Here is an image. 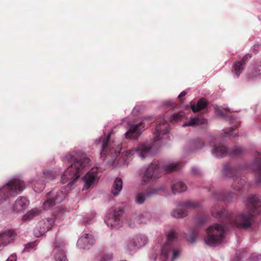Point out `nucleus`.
<instances>
[{"label":"nucleus","mask_w":261,"mask_h":261,"mask_svg":"<svg viewBox=\"0 0 261 261\" xmlns=\"http://www.w3.org/2000/svg\"><path fill=\"white\" fill-rule=\"evenodd\" d=\"M246 206L247 214L241 213L236 215L231 212L226 211L224 208L218 211L216 206L212 211V215L222 219L223 226L215 224L206 230L207 236L204 239L205 243L208 245L221 243L224 239L225 225L242 227L248 229L251 225L254 215L261 212V201L255 195H250L246 199Z\"/></svg>","instance_id":"f257e3e1"},{"label":"nucleus","mask_w":261,"mask_h":261,"mask_svg":"<svg viewBox=\"0 0 261 261\" xmlns=\"http://www.w3.org/2000/svg\"><path fill=\"white\" fill-rule=\"evenodd\" d=\"M65 159L71 163L61 177L62 184L67 183V185L61 190H53L46 194L45 201L43 204L44 210L52 207L57 203L63 201L68 192L71 190V187L74 181L80 177L82 171L90 161L81 152H69L65 155Z\"/></svg>","instance_id":"f03ea898"},{"label":"nucleus","mask_w":261,"mask_h":261,"mask_svg":"<svg viewBox=\"0 0 261 261\" xmlns=\"http://www.w3.org/2000/svg\"><path fill=\"white\" fill-rule=\"evenodd\" d=\"M155 128V136L154 137V143L162 139L161 136L167 134L169 130V124L164 119L160 120L157 122ZM154 144L150 143H140L135 149V150H128L126 151V155L128 157L134 154V152L140 155L142 158H145L151 154V149L153 147Z\"/></svg>","instance_id":"7ed1b4c3"},{"label":"nucleus","mask_w":261,"mask_h":261,"mask_svg":"<svg viewBox=\"0 0 261 261\" xmlns=\"http://www.w3.org/2000/svg\"><path fill=\"white\" fill-rule=\"evenodd\" d=\"M180 169V166L178 163H172L160 166L157 162L154 161L146 169L142 178V182L143 184H146L153 178L159 177L161 172L170 173Z\"/></svg>","instance_id":"20e7f679"},{"label":"nucleus","mask_w":261,"mask_h":261,"mask_svg":"<svg viewBox=\"0 0 261 261\" xmlns=\"http://www.w3.org/2000/svg\"><path fill=\"white\" fill-rule=\"evenodd\" d=\"M176 239L174 231H170L167 236V241L161 249L160 259L161 261H173L178 258L180 251L176 248L174 241Z\"/></svg>","instance_id":"39448f33"},{"label":"nucleus","mask_w":261,"mask_h":261,"mask_svg":"<svg viewBox=\"0 0 261 261\" xmlns=\"http://www.w3.org/2000/svg\"><path fill=\"white\" fill-rule=\"evenodd\" d=\"M25 189L24 182L18 178H14L0 188V203L7 199L16 196L19 192Z\"/></svg>","instance_id":"423d86ee"},{"label":"nucleus","mask_w":261,"mask_h":261,"mask_svg":"<svg viewBox=\"0 0 261 261\" xmlns=\"http://www.w3.org/2000/svg\"><path fill=\"white\" fill-rule=\"evenodd\" d=\"M109 133L107 136L105 135L99 138L98 143H101V151L100 152L101 158L105 160L107 155L109 154L112 158H115L120 153L121 147L119 144L116 145L114 142H111Z\"/></svg>","instance_id":"0eeeda50"},{"label":"nucleus","mask_w":261,"mask_h":261,"mask_svg":"<svg viewBox=\"0 0 261 261\" xmlns=\"http://www.w3.org/2000/svg\"><path fill=\"white\" fill-rule=\"evenodd\" d=\"M223 172L225 175L233 177V182L232 184V186L236 190L239 191L242 189L245 188V187H248L246 181L241 178L240 176L238 175V171L237 169L231 167L229 163L224 165Z\"/></svg>","instance_id":"6e6552de"},{"label":"nucleus","mask_w":261,"mask_h":261,"mask_svg":"<svg viewBox=\"0 0 261 261\" xmlns=\"http://www.w3.org/2000/svg\"><path fill=\"white\" fill-rule=\"evenodd\" d=\"M199 206L200 203L197 201L187 200L181 204V208L174 210L171 215L173 217L184 218L187 216L188 210H194Z\"/></svg>","instance_id":"1a4fd4ad"},{"label":"nucleus","mask_w":261,"mask_h":261,"mask_svg":"<svg viewBox=\"0 0 261 261\" xmlns=\"http://www.w3.org/2000/svg\"><path fill=\"white\" fill-rule=\"evenodd\" d=\"M213 152L217 157H223L228 154L237 156L243 154L245 150L241 147H236L233 150L229 152L225 146L220 145L215 146Z\"/></svg>","instance_id":"9d476101"},{"label":"nucleus","mask_w":261,"mask_h":261,"mask_svg":"<svg viewBox=\"0 0 261 261\" xmlns=\"http://www.w3.org/2000/svg\"><path fill=\"white\" fill-rule=\"evenodd\" d=\"M98 178L97 168H92L83 178V180L85 182L83 189H88L93 187L94 182Z\"/></svg>","instance_id":"9b49d317"},{"label":"nucleus","mask_w":261,"mask_h":261,"mask_svg":"<svg viewBox=\"0 0 261 261\" xmlns=\"http://www.w3.org/2000/svg\"><path fill=\"white\" fill-rule=\"evenodd\" d=\"M160 189H147L144 191L139 192L136 196L135 200L137 203L141 204L144 202L158 194Z\"/></svg>","instance_id":"f8f14e48"},{"label":"nucleus","mask_w":261,"mask_h":261,"mask_svg":"<svg viewBox=\"0 0 261 261\" xmlns=\"http://www.w3.org/2000/svg\"><path fill=\"white\" fill-rule=\"evenodd\" d=\"M123 214V211L121 209L114 211L112 218H109L107 221V224L112 228H118L121 226L120 218Z\"/></svg>","instance_id":"ddd939ff"},{"label":"nucleus","mask_w":261,"mask_h":261,"mask_svg":"<svg viewBox=\"0 0 261 261\" xmlns=\"http://www.w3.org/2000/svg\"><path fill=\"white\" fill-rule=\"evenodd\" d=\"M145 126L144 122H141L138 124L132 125L129 129L125 133L127 139H137L141 134L140 130Z\"/></svg>","instance_id":"4468645a"},{"label":"nucleus","mask_w":261,"mask_h":261,"mask_svg":"<svg viewBox=\"0 0 261 261\" xmlns=\"http://www.w3.org/2000/svg\"><path fill=\"white\" fill-rule=\"evenodd\" d=\"M29 200L22 196L18 197L13 205V211L16 213H22L29 205Z\"/></svg>","instance_id":"2eb2a0df"},{"label":"nucleus","mask_w":261,"mask_h":261,"mask_svg":"<svg viewBox=\"0 0 261 261\" xmlns=\"http://www.w3.org/2000/svg\"><path fill=\"white\" fill-rule=\"evenodd\" d=\"M94 240L91 235L85 233L77 242V246L82 249H89L94 244Z\"/></svg>","instance_id":"dca6fc26"},{"label":"nucleus","mask_w":261,"mask_h":261,"mask_svg":"<svg viewBox=\"0 0 261 261\" xmlns=\"http://www.w3.org/2000/svg\"><path fill=\"white\" fill-rule=\"evenodd\" d=\"M16 236L13 230H8L0 233V245L5 246L12 241Z\"/></svg>","instance_id":"f3484780"},{"label":"nucleus","mask_w":261,"mask_h":261,"mask_svg":"<svg viewBox=\"0 0 261 261\" xmlns=\"http://www.w3.org/2000/svg\"><path fill=\"white\" fill-rule=\"evenodd\" d=\"M254 158V171L256 176V182L257 184H259L261 183V153L256 152Z\"/></svg>","instance_id":"a211bd4d"},{"label":"nucleus","mask_w":261,"mask_h":261,"mask_svg":"<svg viewBox=\"0 0 261 261\" xmlns=\"http://www.w3.org/2000/svg\"><path fill=\"white\" fill-rule=\"evenodd\" d=\"M261 74V62H257L254 66L249 69L247 73L249 79H253Z\"/></svg>","instance_id":"6ab92c4d"},{"label":"nucleus","mask_w":261,"mask_h":261,"mask_svg":"<svg viewBox=\"0 0 261 261\" xmlns=\"http://www.w3.org/2000/svg\"><path fill=\"white\" fill-rule=\"evenodd\" d=\"M229 117L230 119V123L232 124V125L229 128V131L225 132L224 133L225 134H229V136L231 137H235L237 136V134L233 135V134L231 133V132L239 126L240 122L236 119V117L234 116V115H231L229 116Z\"/></svg>","instance_id":"aec40b11"},{"label":"nucleus","mask_w":261,"mask_h":261,"mask_svg":"<svg viewBox=\"0 0 261 261\" xmlns=\"http://www.w3.org/2000/svg\"><path fill=\"white\" fill-rule=\"evenodd\" d=\"M206 119L202 117L192 118L190 121L182 125L184 127L187 126H194L195 125H200L206 123Z\"/></svg>","instance_id":"412c9836"},{"label":"nucleus","mask_w":261,"mask_h":261,"mask_svg":"<svg viewBox=\"0 0 261 261\" xmlns=\"http://www.w3.org/2000/svg\"><path fill=\"white\" fill-rule=\"evenodd\" d=\"M122 188V181L119 177H117L114 181L113 185L112 193L114 196H117L121 191Z\"/></svg>","instance_id":"4be33fe9"},{"label":"nucleus","mask_w":261,"mask_h":261,"mask_svg":"<svg viewBox=\"0 0 261 261\" xmlns=\"http://www.w3.org/2000/svg\"><path fill=\"white\" fill-rule=\"evenodd\" d=\"M141 240H142V239H141ZM145 241L146 240L144 238L143 240L142 244H141L138 240L134 238L132 239L131 240H129V241L127 242V248L129 250H133V249H135V247H140L143 246L145 244Z\"/></svg>","instance_id":"5701e85b"},{"label":"nucleus","mask_w":261,"mask_h":261,"mask_svg":"<svg viewBox=\"0 0 261 261\" xmlns=\"http://www.w3.org/2000/svg\"><path fill=\"white\" fill-rule=\"evenodd\" d=\"M41 213V210L34 208L27 213L22 217L23 221L30 220L35 217L38 216Z\"/></svg>","instance_id":"b1692460"},{"label":"nucleus","mask_w":261,"mask_h":261,"mask_svg":"<svg viewBox=\"0 0 261 261\" xmlns=\"http://www.w3.org/2000/svg\"><path fill=\"white\" fill-rule=\"evenodd\" d=\"M187 187L184 182L179 181L172 186V192L174 194L176 192L181 193L187 190Z\"/></svg>","instance_id":"393cba45"},{"label":"nucleus","mask_w":261,"mask_h":261,"mask_svg":"<svg viewBox=\"0 0 261 261\" xmlns=\"http://www.w3.org/2000/svg\"><path fill=\"white\" fill-rule=\"evenodd\" d=\"M207 105V102L203 99H201L198 101L197 105H192L191 109L194 113L197 112L204 109Z\"/></svg>","instance_id":"a878e982"},{"label":"nucleus","mask_w":261,"mask_h":261,"mask_svg":"<svg viewBox=\"0 0 261 261\" xmlns=\"http://www.w3.org/2000/svg\"><path fill=\"white\" fill-rule=\"evenodd\" d=\"M191 146L192 150L199 149L203 148L204 146L203 141L200 138H197L191 142Z\"/></svg>","instance_id":"bb28decb"},{"label":"nucleus","mask_w":261,"mask_h":261,"mask_svg":"<svg viewBox=\"0 0 261 261\" xmlns=\"http://www.w3.org/2000/svg\"><path fill=\"white\" fill-rule=\"evenodd\" d=\"M47 222L48 224H45V223H43V222L40 221L39 223H38V225L39 227H41L42 225H44L43 226V230L41 231L40 234L42 235V233H43L46 230L47 231H48L51 229V227L54 224V219L52 218H48L47 219Z\"/></svg>","instance_id":"cd10ccee"},{"label":"nucleus","mask_w":261,"mask_h":261,"mask_svg":"<svg viewBox=\"0 0 261 261\" xmlns=\"http://www.w3.org/2000/svg\"><path fill=\"white\" fill-rule=\"evenodd\" d=\"M244 65L239 61H236L233 64V72L234 74L238 77L242 71L244 70Z\"/></svg>","instance_id":"c85d7f7f"},{"label":"nucleus","mask_w":261,"mask_h":261,"mask_svg":"<svg viewBox=\"0 0 261 261\" xmlns=\"http://www.w3.org/2000/svg\"><path fill=\"white\" fill-rule=\"evenodd\" d=\"M56 251V261H66V257L65 255V253L62 250H60L58 248L55 249Z\"/></svg>","instance_id":"c756f323"},{"label":"nucleus","mask_w":261,"mask_h":261,"mask_svg":"<svg viewBox=\"0 0 261 261\" xmlns=\"http://www.w3.org/2000/svg\"><path fill=\"white\" fill-rule=\"evenodd\" d=\"M43 174L45 178L51 180L55 178V174L51 171L45 170L43 172Z\"/></svg>","instance_id":"7c9ffc66"},{"label":"nucleus","mask_w":261,"mask_h":261,"mask_svg":"<svg viewBox=\"0 0 261 261\" xmlns=\"http://www.w3.org/2000/svg\"><path fill=\"white\" fill-rule=\"evenodd\" d=\"M185 116V113L184 112H179L177 113L174 114L172 116V120L178 121L180 120Z\"/></svg>","instance_id":"2f4dec72"},{"label":"nucleus","mask_w":261,"mask_h":261,"mask_svg":"<svg viewBox=\"0 0 261 261\" xmlns=\"http://www.w3.org/2000/svg\"><path fill=\"white\" fill-rule=\"evenodd\" d=\"M113 258V255L112 253H106L103 254L100 259L99 261H111Z\"/></svg>","instance_id":"473e14b6"},{"label":"nucleus","mask_w":261,"mask_h":261,"mask_svg":"<svg viewBox=\"0 0 261 261\" xmlns=\"http://www.w3.org/2000/svg\"><path fill=\"white\" fill-rule=\"evenodd\" d=\"M35 246V242L29 243L25 245L23 251H30V250Z\"/></svg>","instance_id":"72a5a7b5"},{"label":"nucleus","mask_w":261,"mask_h":261,"mask_svg":"<svg viewBox=\"0 0 261 261\" xmlns=\"http://www.w3.org/2000/svg\"><path fill=\"white\" fill-rule=\"evenodd\" d=\"M247 261H261V256L252 254Z\"/></svg>","instance_id":"f704fd0d"},{"label":"nucleus","mask_w":261,"mask_h":261,"mask_svg":"<svg viewBox=\"0 0 261 261\" xmlns=\"http://www.w3.org/2000/svg\"><path fill=\"white\" fill-rule=\"evenodd\" d=\"M207 219V217L205 216H200L198 218L197 222L199 225H202L205 223L208 220Z\"/></svg>","instance_id":"c9c22d12"},{"label":"nucleus","mask_w":261,"mask_h":261,"mask_svg":"<svg viewBox=\"0 0 261 261\" xmlns=\"http://www.w3.org/2000/svg\"><path fill=\"white\" fill-rule=\"evenodd\" d=\"M251 58V56L249 54L246 55L243 59L239 61L241 63H242L244 65L246 64L248 61Z\"/></svg>","instance_id":"e433bc0d"},{"label":"nucleus","mask_w":261,"mask_h":261,"mask_svg":"<svg viewBox=\"0 0 261 261\" xmlns=\"http://www.w3.org/2000/svg\"><path fill=\"white\" fill-rule=\"evenodd\" d=\"M192 173L195 175H196V176H200L201 175V172L200 171H199V170L196 168V167H193L192 168Z\"/></svg>","instance_id":"4c0bfd02"},{"label":"nucleus","mask_w":261,"mask_h":261,"mask_svg":"<svg viewBox=\"0 0 261 261\" xmlns=\"http://www.w3.org/2000/svg\"><path fill=\"white\" fill-rule=\"evenodd\" d=\"M6 261H16V255L12 254Z\"/></svg>","instance_id":"58836bf2"},{"label":"nucleus","mask_w":261,"mask_h":261,"mask_svg":"<svg viewBox=\"0 0 261 261\" xmlns=\"http://www.w3.org/2000/svg\"><path fill=\"white\" fill-rule=\"evenodd\" d=\"M196 234H197V232L194 231L193 232L192 235L190 237V239H191V242H194L195 241V237L196 236Z\"/></svg>","instance_id":"ea45409f"},{"label":"nucleus","mask_w":261,"mask_h":261,"mask_svg":"<svg viewBox=\"0 0 261 261\" xmlns=\"http://www.w3.org/2000/svg\"><path fill=\"white\" fill-rule=\"evenodd\" d=\"M186 95V92L185 91H182L178 95V98H180L181 97L185 96Z\"/></svg>","instance_id":"a19ab883"},{"label":"nucleus","mask_w":261,"mask_h":261,"mask_svg":"<svg viewBox=\"0 0 261 261\" xmlns=\"http://www.w3.org/2000/svg\"><path fill=\"white\" fill-rule=\"evenodd\" d=\"M43 188H44V185H43V184H42L41 186L40 189H34V190L36 192H40V191L43 190Z\"/></svg>","instance_id":"79ce46f5"},{"label":"nucleus","mask_w":261,"mask_h":261,"mask_svg":"<svg viewBox=\"0 0 261 261\" xmlns=\"http://www.w3.org/2000/svg\"><path fill=\"white\" fill-rule=\"evenodd\" d=\"M219 114L223 117H226V115L222 111H220Z\"/></svg>","instance_id":"37998d69"},{"label":"nucleus","mask_w":261,"mask_h":261,"mask_svg":"<svg viewBox=\"0 0 261 261\" xmlns=\"http://www.w3.org/2000/svg\"><path fill=\"white\" fill-rule=\"evenodd\" d=\"M225 199H228V200H229L228 197H221V198H219V200H224Z\"/></svg>","instance_id":"c03bdc74"},{"label":"nucleus","mask_w":261,"mask_h":261,"mask_svg":"<svg viewBox=\"0 0 261 261\" xmlns=\"http://www.w3.org/2000/svg\"><path fill=\"white\" fill-rule=\"evenodd\" d=\"M230 196L231 197H233L234 196H235V194L233 193H231L230 194Z\"/></svg>","instance_id":"a18cd8bd"},{"label":"nucleus","mask_w":261,"mask_h":261,"mask_svg":"<svg viewBox=\"0 0 261 261\" xmlns=\"http://www.w3.org/2000/svg\"><path fill=\"white\" fill-rule=\"evenodd\" d=\"M145 223V222L144 221H140V222H138V223Z\"/></svg>","instance_id":"49530a36"},{"label":"nucleus","mask_w":261,"mask_h":261,"mask_svg":"<svg viewBox=\"0 0 261 261\" xmlns=\"http://www.w3.org/2000/svg\"><path fill=\"white\" fill-rule=\"evenodd\" d=\"M34 188H35V189H36V188H37V187H36V185H35V186H34Z\"/></svg>","instance_id":"de8ad7c7"},{"label":"nucleus","mask_w":261,"mask_h":261,"mask_svg":"<svg viewBox=\"0 0 261 261\" xmlns=\"http://www.w3.org/2000/svg\"><path fill=\"white\" fill-rule=\"evenodd\" d=\"M35 235L37 236V237H38V236H37V233H35Z\"/></svg>","instance_id":"09e8293b"}]
</instances>
